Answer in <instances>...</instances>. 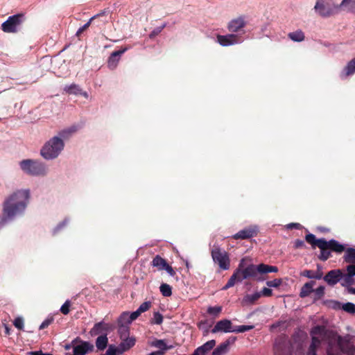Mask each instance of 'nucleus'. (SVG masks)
<instances>
[{"instance_id":"f257e3e1","label":"nucleus","mask_w":355,"mask_h":355,"mask_svg":"<svg viewBox=\"0 0 355 355\" xmlns=\"http://www.w3.org/2000/svg\"><path fill=\"white\" fill-rule=\"evenodd\" d=\"M312 342L306 355H316V349L322 344H326L327 355H354L355 347L349 336L342 337L324 326H315L311 331Z\"/></svg>"},{"instance_id":"f03ea898","label":"nucleus","mask_w":355,"mask_h":355,"mask_svg":"<svg viewBox=\"0 0 355 355\" xmlns=\"http://www.w3.org/2000/svg\"><path fill=\"white\" fill-rule=\"evenodd\" d=\"M30 198L28 189H19L6 197L3 202L2 214L0 216V227H3L26 209Z\"/></svg>"},{"instance_id":"7ed1b4c3","label":"nucleus","mask_w":355,"mask_h":355,"mask_svg":"<svg viewBox=\"0 0 355 355\" xmlns=\"http://www.w3.org/2000/svg\"><path fill=\"white\" fill-rule=\"evenodd\" d=\"M245 259H242L232 275L229 279L227 284L223 286V290H227L234 286L236 282H242L243 279L254 278L257 280H263L259 277V265L250 264L245 267Z\"/></svg>"},{"instance_id":"20e7f679","label":"nucleus","mask_w":355,"mask_h":355,"mask_svg":"<svg viewBox=\"0 0 355 355\" xmlns=\"http://www.w3.org/2000/svg\"><path fill=\"white\" fill-rule=\"evenodd\" d=\"M318 248L320 254L318 256L322 261H325L331 257V252L338 254H342L345 250V245L340 243L335 239L327 241L325 239H320Z\"/></svg>"},{"instance_id":"39448f33","label":"nucleus","mask_w":355,"mask_h":355,"mask_svg":"<svg viewBox=\"0 0 355 355\" xmlns=\"http://www.w3.org/2000/svg\"><path fill=\"white\" fill-rule=\"evenodd\" d=\"M64 142L58 137H53L41 149V155L46 159L56 158L64 148Z\"/></svg>"},{"instance_id":"423d86ee","label":"nucleus","mask_w":355,"mask_h":355,"mask_svg":"<svg viewBox=\"0 0 355 355\" xmlns=\"http://www.w3.org/2000/svg\"><path fill=\"white\" fill-rule=\"evenodd\" d=\"M21 170L31 175H44L46 173L44 164L33 159H24L19 163Z\"/></svg>"},{"instance_id":"0eeeda50","label":"nucleus","mask_w":355,"mask_h":355,"mask_svg":"<svg viewBox=\"0 0 355 355\" xmlns=\"http://www.w3.org/2000/svg\"><path fill=\"white\" fill-rule=\"evenodd\" d=\"M314 9L322 17H329L338 12V4L332 0H317Z\"/></svg>"},{"instance_id":"6e6552de","label":"nucleus","mask_w":355,"mask_h":355,"mask_svg":"<svg viewBox=\"0 0 355 355\" xmlns=\"http://www.w3.org/2000/svg\"><path fill=\"white\" fill-rule=\"evenodd\" d=\"M26 17L22 13L10 16L7 20L1 24V30L7 33H16L20 29Z\"/></svg>"},{"instance_id":"1a4fd4ad","label":"nucleus","mask_w":355,"mask_h":355,"mask_svg":"<svg viewBox=\"0 0 355 355\" xmlns=\"http://www.w3.org/2000/svg\"><path fill=\"white\" fill-rule=\"evenodd\" d=\"M291 341L288 336L281 334L274 342L272 351L274 355H293L291 349Z\"/></svg>"},{"instance_id":"9d476101","label":"nucleus","mask_w":355,"mask_h":355,"mask_svg":"<svg viewBox=\"0 0 355 355\" xmlns=\"http://www.w3.org/2000/svg\"><path fill=\"white\" fill-rule=\"evenodd\" d=\"M211 253L213 261L218 265L221 270H226L230 268V260L227 252L222 250L218 247H215Z\"/></svg>"},{"instance_id":"9b49d317","label":"nucleus","mask_w":355,"mask_h":355,"mask_svg":"<svg viewBox=\"0 0 355 355\" xmlns=\"http://www.w3.org/2000/svg\"><path fill=\"white\" fill-rule=\"evenodd\" d=\"M289 340L292 352L293 351L295 355H304L306 346L304 337L300 334H294Z\"/></svg>"},{"instance_id":"f8f14e48","label":"nucleus","mask_w":355,"mask_h":355,"mask_svg":"<svg viewBox=\"0 0 355 355\" xmlns=\"http://www.w3.org/2000/svg\"><path fill=\"white\" fill-rule=\"evenodd\" d=\"M247 25V21L244 15H241L230 20L227 24V29L230 33H245L243 28Z\"/></svg>"},{"instance_id":"ddd939ff","label":"nucleus","mask_w":355,"mask_h":355,"mask_svg":"<svg viewBox=\"0 0 355 355\" xmlns=\"http://www.w3.org/2000/svg\"><path fill=\"white\" fill-rule=\"evenodd\" d=\"M243 41L239 34L230 33L225 35H218L217 42L223 46H228L240 44Z\"/></svg>"},{"instance_id":"4468645a","label":"nucleus","mask_w":355,"mask_h":355,"mask_svg":"<svg viewBox=\"0 0 355 355\" xmlns=\"http://www.w3.org/2000/svg\"><path fill=\"white\" fill-rule=\"evenodd\" d=\"M259 227L257 225H250L240 230L236 234L232 236L235 240L239 239H250L258 235Z\"/></svg>"},{"instance_id":"2eb2a0df","label":"nucleus","mask_w":355,"mask_h":355,"mask_svg":"<svg viewBox=\"0 0 355 355\" xmlns=\"http://www.w3.org/2000/svg\"><path fill=\"white\" fill-rule=\"evenodd\" d=\"M128 49V46H124L121 47V49L118 51H113L107 60V67L109 69L112 70L116 69L120 60V57Z\"/></svg>"},{"instance_id":"dca6fc26","label":"nucleus","mask_w":355,"mask_h":355,"mask_svg":"<svg viewBox=\"0 0 355 355\" xmlns=\"http://www.w3.org/2000/svg\"><path fill=\"white\" fill-rule=\"evenodd\" d=\"M343 273L341 270H331L325 275L323 279L329 285L334 286L343 278Z\"/></svg>"},{"instance_id":"f3484780","label":"nucleus","mask_w":355,"mask_h":355,"mask_svg":"<svg viewBox=\"0 0 355 355\" xmlns=\"http://www.w3.org/2000/svg\"><path fill=\"white\" fill-rule=\"evenodd\" d=\"M232 323L230 320L223 319L216 322L214 327L211 329V333L216 334L217 332H233Z\"/></svg>"},{"instance_id":"a211bd4d","label":"nucleus","mask_w":355,"mask_h":355,"mask_svg":"<svg viewBox=\"0 0 355 355\" xmlns=\"http://www.w3.org/2000/svg\"><path fill=\"white\" fill-rule=\"evenodd\" d=\"M94 350V345L87 341H80V344L73 347V355H85Z\"/></svg>"},{"instance_id":"6ab92c4d","label":"nucleus","mask_w":355,"mask_h":355,"mask_svg":"<svg viewBox=\"0 0 355 355\" xmlns=\"http://www.w3.org/2000/svg\"><path fill=\"white\" fill-rule=\"evenodd\" d=\"M113 329V326L109 323H105L103 321L96 323L93 328L91 329L92 335H98L107 334Z\"/></svg>"},{"instance_id":"aec40b11","label":"nucleus","mask_w":355,"mask_h":355,"mask_svg":"<svg viewBox=\"0 0 355 355\" xmlns=\"http://www.w3.org/2000/svg\"><path fill=\"white\" fill-rule=\"evenodd\" d=\"M121 343L119 345V354H121L125 352L128 351L131 349L135 345L136 340L134 337H128L121 339Z\"/></svg>"},{"instance_id":"412c9836","label":"nucleus","mask_w":355,"mask_h":355,"mask_svg":"<svg viewBox=\"0 0 355 355\" xmlns=\"http://www.w3.org/2000/svg\"><path fill=\"white\" fill-rule=\"evenodd\" d=\"M347 274L343 275L344 283L343 286H351L354 283L353 277L355 276V265L349 264L347 266Z\"/></svg>"},{"instance_id":"4be33fe9","label":"nucleus","mask_w":355,"mask_h":355,"mask_svg":"<svg viewBox=\"0 0 355 355\" xmlns=\"http://www.w3.org/2000/svg\"><path fill=\"white\" fill-rule=\"evenodd\" d=\"M216 345L215 340H211L205 343L204 345L197 347L193 354V355H206Z\"/></svg>"},{"instance_id":"5701e85b","label":"nucleus","mask_w":355,"mask_h":355,"mask_svg":"<svg viewBox=\"0 0 355 355\" xmlns=\"http://www.w3.org/2000/svg\"><path fill=\"white\" fill-rule=\"evenodd\" d=\"M64 90L69 94L81 95L85 98L89 97L88 93L87 92H83L80 86L76 84L66 85Z\"/></svg>"},{"instance_id":"b1692460","label":"nucleus","mask_w":355,"mask_h":355,"mask_svg":"<svg viewBox=\"0 0 355 355\" xmlns=\"http://www.w3.org/2000/svg\"><path fill=\"white\" fill-rule=\"evenodd\" d=\"M338 6V11L343 10L355 14V0H343Z\"/></svg>"},{"instance_id":"393cba45","label":"nucleus","mask_w":355,"mask_h":355,"mask_svg":"<svg viewBox=\"0 0 355 355\" xmlns=\"http://www.w3.org/2000/svg\"><path fill=\"white\" fill-rule=\"evenodd\" d=\"M355 73V58L349 61L347 65L343 69L340 73V77L345 78L349 76L353 75Z\"/></svg>"},{"instance_id":"a878e982","label":"nucleus","mask_w":355,"mask_h":355,"mask_svg":"<svg viewBox=\"0 0 355 355\" xmlns=\"http://www.w3.org/2000/svg\"><path fill=\"white\" fill-rule=\"evenodd\" d=\"M345 254L343 256V260L345 262L349 264L355 265V248H345Z\"/></svg>"},{"instance_id":"bb28decb","label":"nucleus","mask_w":355,"mask_h":355,"mask_svg":"<svg viewBox=\"0 0 355 355\" xmlns=\"http://www.w3.org/2000/svg\"><path fill=\"white\" fill-rule=\"evenodd\" d=\"M167 263L166 260L159 254L156 255L151 261V266L157 268L158 270H163Z\"/></svg>"},{"instance_id":"cd10ccee","label":"nucleus","mask_w":355,"mask_h":355,"mask_svg":"<svg viewBox=\"0 0 355 355\" xmlns=\"http://www.w3.org/2000/svg\"><path fill=\"white\" fill-rule=\"evenodd\" d=\"M320 266L318 265V271L315 272L311 270H305L302 272V275L309 279H320L322 278L323 273L320 270Z\"/></svg>"},{"instance_id":"c85d7f7f","label":"nucleus","mask_w":355,"mask_h":355,"mask_svg":"<svg viewBox=\"0 0 355 355\" xmlns=\"http://www.w3.org/2000/svg\"><path fill=\"white\" fill-rule=\"evenodd\" d=\"M315 284V282L313 281H311L304 284L301 288L300 296L302 298L309 296L312 292H313V287Z\"/></svg>"},{"instance_id":"c756f323","label":"nucleus","mask_w":355,"mask_h":355,"mask_svg":"<svg viewBox=\"0 0 355 355\" xmlns=\"http://www.w3.org/2000/svg\"><path fill=\"white\" fill-rule=\"evenodd\" d=\"M229 340L220 344L216 348L214 349L211 355H224L228 351V346L230 345Z\"/></svg>"},{"instance_id":"7c9ffc66","label":"nucleus","mask_w":355,"mask_h":355,"mask_svg":"<svg viewBox=\"0 0 355 355\" xmlns=\"http://www.w3.org/2000/svg\"><path fill=\"white\" fill-rule=\"evenodd\" d=\"M108 343L107 334L99 336L96 340V346L98 349L103 350L106 348Z\"/></svg>"},{"instance_id":"2f4dec72","label":"nucleus","mask_w":355,"mask_h":355,"mask_svg":"<svg viewBox=\"0 0 355 355\" xmlns=\"http://www.w3.org/2000/svg\"><path fill=\"white\" fill-rule=\"evenodd\" d=\"M152 346L160 349L159 351L165 352L168 349H171L173 348V345H166L164 340H159L156 339L152 343Z\"/></svg>"},{"instance_id":"473e14b6","label":"nucleus","mask_w":355,"mask_h":355,"mask_svg":"<svg viewBox=\"0 0 355 355\" xmlns=\"http://www.w3.org/2000/svg\"><path fill=\"white\" fill-rule=\"evenodd\" d=\"M288 37L293 42H302L305 39L304 33L301 30L291 32L288 34Z\"/></svg>"},{"instance_id":"72a5a7b5","label":"nucleus","mask_w":355,"mask_h":355,"mask_svg":"<svg viewBox=\"0 0 355 355\" xmlns=\"http://www.w3.org/2000/svg\"><path fill=\"white\" fill-rule=\"evenodd\" d=\"M278 268L274 266H269L264 263L259 264V272L260 274H266L269 272H277Z\"/></svg>"},{"instance_id":"f704fd0d","label":"nucleus","mask_w":355,"mask_h":355,"mask_svg":"<svg viewBox=\"0 0 355 355\" xmlns=\"http://www.w3.org/2000/svg\"><path fill=\"white\" fill-rule=\"evenodd\" d=\"M77 131V128L76 126H71L69 128L62 130L59 132V135L63 139L69 138L73 133Z\"/></svg>"},{"instance_id":"c9c22d12","label":"nucleus","mask_w":355,"mask_h":355,"mask_svg":"<svg viewBox=\"0 0 355 355\" xmlns=\"http://www.w3.org/2000/svg\"><path fill=\"white\" fill-rule=\"evenodd\" d=\"M162 295L164 297H170L172 295V288L169 284L163 283L159 287Z\"/></svg>"},{"instance_id":"e433bc0d","label":"nucleus","mask_w":355,"mask_h":355,"mask_svg":"<svg viewBox=\"0 0 355 355\" xmlns=\"http://www.w3.org/2000/svg\"><path fill=\"white\" fill-rule=\"evenodd\" d=\"M305 240L308 243L311 245L312 248H315V246L318 247L320 239H317L314 234L311 233L306 234Z\"/></svg>"},{"instance_id":"4c0bfd02","label":"nucleus","mask_w":355,"mask_h":355,"mask_svg":"<svg viewBox=\"0 0 355 355\" xmlns=\"http://www.w3.org/2000/svg\"><path fill=\"white\" fill-rule=\"evenodd\" d=\"M130 318L129 314L128 313H123L120 317L118 318V325H127L130 324Z\"/></svg>"},{"instance_id":"58836bf2","label":"nucleus","mask_w":355,"mask_h":355,"mask_svg":"<svg viewBox=\"0 0 355 355\" xmlns=\"http://www.w3.org/2000/svg\"><path fill=\"white\" fill-rule=\"evenodd\" d=\"M118 333L119 334L120 339L130 337L129 327L127 325L119 326Z\"/></svg>"},{"instance_id":"ea45409f","label":"nucleus","mask_w":355,"mask_h":355,"mask_svg":"<svg viewBox=\"0 0 355 355\" xmlns=\"http://www.w3.org/2000/svg\"><path fill=\"white\" fill-rule=\"evenodd\" d=\"M254 328L253 325H240L233 328V332L235 333H243L247 331H250Z\"/></svg>"},{"instance_id":"a19ab883","label":"nucleus","mask_w":355,"mask_h":355,"mask_svg":"<svg viewBox=\"0 0 355 355\" xmlns=\"http://www.w3.org/2000/svg\"><path fill=\"white\" fill-rule=\"evenodd\" d=\"M261 295V294L258 292L252 295H248L245 296V300L250 302V304H253L260 298Z\"/></svg>"},{"instance_id":"79ce46f5","label":"nucleus","mask_w":355,"mask_h":355,"mask_svg":"<svg viewBox=\"0 0 355 355\" xmlns=\"http://www.w3.org/2000/svg\"><path fill=\"white\" fill-rule=\"evenodd\" d=\"M162 322V315L159 312H155L153 315V318L151 320L150 322L152 324H161Z\"/></svg>"},{"instance_id":"37998d69","label":"nucleus","mask_w":355,"mask_h":355,"mask_svg":"<svg viewBox=\"0 0 355 355\" xmlns=\"http://www.w3.org/2000/svg\"><path fill=\"white\" fill-rule=\"evenodd\" d=\"M96 17V16H94L92 17L85 24H84L82 27H80L76 32V35L77 37H80V35L86 31L89 26L91 25L92 21Z\"/></svg>"},{"instance_id":"c03bdc74","label":"nucleus","mask_w":355,"mask_h":355,"mask_svg":"<svg viewBox=\"0 0 355 355\" xmlns=\"http://www.w3.org/2000/svg\"><path fill=\"white\" fill-rule=\"evenodd\" d=\"M343 309L349 313H354L355 304L352 302H347L343 305Z\"/></svg>"},{"instance_id":"a18cd8bd","label":"nucleus","mask_w":355,"mask_h":355,"mask_svg":"<svg viewBox=\"0 0 355 355\" xmlns=\"http://www.w3.org/2000/svg\"><path fill=\"white\" fill-rule=\"evenodd\" d=\"M119 348L114 345H110L105 352V355H116L119 354Z\"/></svg>"},{"instance_id":"49530a36","label":"nucleus","mask_w":355,"mask_h":355,"mask_svg":"<svg viewBox=\"0 0 355 355\" xmlns=\"http://www.w3.org/2000/svg\"><path fill=\"white\" fill-rule=\"evenodd\" d=\"M166 24H164L161 26L155 28L149 35L150 38L153 39L158 35L162 30L166 27Z\"/></svg>"},{"instance_id":"de8ad7c7","label":"nucleus","mask_w":355,"mask_h":355,"mask_svg":"<svg viewBox=\"0 0 355 355\" xmlns=\"http://www.w3.org/2000/svg\"><path fill=\"white\" fill-rule=\"evenodd\" d=\"M222 311L221 306H209L207 313L210 315H218Z\"/></svg>"},{"instance_id":"09e8293b","label":"nucleus","mask_w":355,"mask_h":355,"mask_svg":"<svg viewBox=\"0 0 355 355\" xmlns=\"http://www.w3.org/2000/svg\"><path fill=\"white\" fill-rule=\"evenodd\" d=\"M13 324L17 329L22 330L24 329V320L21 317H17L15 319Z\"/></svg>"},{"instance_id":"8fccbe9b","label":"nucleus","mask_w":355,"mask_h":355,"mask_svg":"<svg viewBox=\"0 0 355 355\" xmlns=\"http://www.w3.org/2000/svg\"><path fill=\"white\" fill-rule=\"evenodd\" d=\"M282 280L281 279H275L271 281H268L266 284L269 287L277 288L282 284Z\"/></svg>"},{"instance_id":"3c124183","label":"nucleus","mask_w":355,"mask_h":355,"mask_svg":"<svg viewBox=\"0 0 355 355\" xmlns=\"http://www.w3.org/2000/svg\"><path fill=\"white\" fill-rule=\"evenodd\" d=\"M71 303L69 300H67L61 306L60 311L64 315H67L69 313V307H70Z\"/></svg>"},{"instance_id":"603ef678","label":"nucleus","mask_w":355,"mask_h":355,"mask_svg":"<svg viewBox=\"0 0 355 355\" xmlns=\"http://www.w3.org/2000/svg\"><path fill=\"white\" fill-rule=\"evenodd\" d=\"M313 292L315 293V298L320 299L324 294V286H320L315 290H313Z\"/></svg>"},{"instance_id":"864d4df0","label":"nucleus","mask_w":355,"mask_h":355,"mask_svg":"<svg viewBox=\"0 0 355 355\" xmlns=\"http://www.w3.org/2000/svg\"><path fill=\"white\" fill-rule=\"evenodd\" d=\"M150 306H151L150 302H144L139 306V307L137 309L139 310V311L141 313H142L148 311Z\"/></svg>"},{"instance_id":"5fc2aeb1","label":"nucleus","mask_w":355,"mask_h":355,"mask_svg":"<svg viewBox=\"0 0 355 355\" xmlns=\"http://www.w3.org/2000/svg\"><path fill=\"white\" fill-rule=\"evenodd\" d=\"M53 321V318H47L42 322L40 326V329H44L47 328Z\"/></svg>"},{"instance_id":"6e6d98bb","label":"nucleus","mask_w":355,"mask_h":355,"mask_svg":"<svg viewBox=\"0 0 355 355\" xmlns=\"http://www.w3.org/2000/svg\"><path fill=\"white\" fill-rule=\"evenodd\" d=\"M164 270H165L169 274V275H171V277L176 276L175 270L168 263L166 264V267H164Z\"/></svg>"},{"instance_id":"4d7b16f0","label":"nucleus","mask_w":355,"mask_h":355,"mask_svg":"<svg viewBox=\"0 0 355 355\" xmlns=\"http://www.w3.org/2000/svg\"><path fill=\"white\" fill-rule=\"evenodd\" d=\"M303 247H305V243H304V241L300 240V239H296L294 241V248L295 249L302 248Z\"/></svg>"},{"instance_id":"13d9d810","label":"nucleus","mask_w":355,"mask_h":355,"mask_svg":"<svg viewBox=\"0 0 355 355\" xmlns=\"http://www.w3.org/2000/svg\"><path fill=\"white\" fill-rule=\"evenodd\" d=\"M260 293L263 296L269 297L272 295V291L270 288L264 287Z\"/></svg>"},{"instance_id":"bf43d9fd","label":"nucleus","mask_w":355,"mask_h":355,"mask_svg":"<svg viewBox=\"0 0 355 355\" xmlns=\"http://www.w3.org/2000/svg\"><path fill=\"white\" fill-rule=\"evenodd\" d=\"M141 313L137 309V311L132 312L130 315H129L131 322L136 320Z\"/></svg>"},{"instance_id":"052dcab7","label":"nucleus","mask_w":355,"mask_h":355,"mask_svg":"<svg viewBox=\"0 0 355 355\" xmlns=\"http://www.w3.org/2000/svg\"><path fill=\"white\" fill-rule=\"evenodd\" d=\"M29 354L30 355H53L49 353H43L42 350L31 352Z\"/></svg>"},{"instance_id":"680f3d73","label":"nucleus","mask_w":355,"mask_h":355,"mask_svg":"<svg viewBox=\"0 0 355 355\" xmlns=\"http://www.w3.org/2000/svg\"><path fill=\"white\" fill-rule=\"evenodd\" d=\"M300 227V223H290L288 225V228H296V229H299Z\"/></svg>"},{"instance_id":"e2e57ef3","label":"nucleus","mask_w":355,"mask_h":355,"mask_svg":"<svg viewBox=\"0 0 355 355\" xmlns=\"http://www.w3.org/2000/svg\"><path fill=\"white\" fill-rule=\"evenodd\" d=\"M163 354H164V352L156 351V352H153L148 354V355H163Z\"/></svg>"},{"instance_id":"0e129e2a","label":"nucleus","mask_w":355,"mask_h":355,"mask_svg":"<svg viewBox=\"0 0 355 355\" xmlns=\"http://www.w3.org/2000/svg\"><path fill=\"white\" fill-rule=\"evenodd\" d=\"M348 292L351 294L355 295V288L353 287H349L348 288Z\"/></svg>"},{"instance_id":"69168bd1","label":"nucleus","mask_w":355,"mask_h":355,"mask_svg":"<svg viewBox=\"0 0 355 355\" xmlns=\"http://www.w3.org/2000/svg\"><path fill=\"white\" fill-rule=\"evenodd\" d=\"M6 333L7 334H10V330H9V329H8V327H6Z\"/></svg>"}]
</instances>
